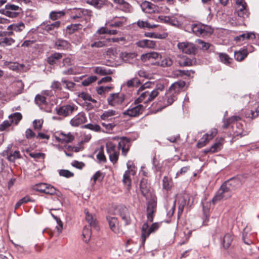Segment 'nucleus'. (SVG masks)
<instances>
[{
    "label": "nucleus",
    "instance_id": "obj_1",
    "mask_svg": "<svg viewBox=\"0 0 259 259\" xmlns=\"http://www.w3.org/2000/svg\"><path fill=\"white\" fill-rule=\"evenodd\" d=\"M113 141L118 142V146L112 141H109L106 143V148L107 153L109 155L110 160L113 164L116 163L119 155V150L121 149L122 155L126 156L131 146V140L125 137H115L112 139Z\"/></svg>",
    "mask_w": 259,
    "mask_h": 259
},
{
    "label": "nucleus",
    "instance_id": "obj_2",
    "mask_svg": "<svg viewBox=\"0 0 259 259\" xmlns=\"http://www.w3.org/2000/svg\"><path fill=\"white\" fill-rule=\"evenodd\" d=\"M153 84V82L148 81L140 86L137 91V93L139 95V97L134 102L136 104L137 103L140 104L142 102L146 104L153 101L156 97L160 95L162 92L164 91L165 86L162 83L157 84L155 89L152 91L146 90L151 88Z\"/></svg>",
    "mask_w": 259,
    "mask_h": 259
},
{
    "label": "nucleus",
    "instance_id": "obj_3",
    "mask_svg": "<svg viewBox=\"0 0 259 259\" xmlns=\"http://www.w3.org/2000/svg\"><path fill=\"white\" fill-rule=\"evenodd\" d=\"M232 186L229 182H225L222 185L215 195L213 197L212 202L215 204L224 199L231 197L232 195Z\"/></svg>",
    "mask_w": 259,
    "mask_h": 259
},
{
    "label": "nucleus",
    "instance_id": "obj_4",
    "mask_svg": "<svg viewBox=\"0 0 259 259\" xmlns=\"http://www.w3.org/2000/svg\"><path fill=\"white\" fill-rule=\"evenodd\" d=\"M163 92L164 91L158 96V101L159 103L160 108L157 109V111H161L162 109L171 105L174 102L177 100L178 95L171 91L168 90L166 91L164 94V96L162 95Z\"/></svg>",
    "mask_w": 259,
    "mask_h": 259
},
{
    "label": "nucleus",
    "instance_id": "obj_5",
    "mask_svg": "<svg viewBox=\"0 0 259 259\" xmlns=\"http://www.w3.org/2000/svg\"><path fill=\"white\" fill-rule=\"evenodd\" d=\"M192 32L197 36H205L212 33L213 30L209 25L202 23H194L191 25Z\"/></svg>",
    "mask_w": 259,
    "mask_h": 259
},
{
    "label": "nucleus",
    "instance_id": "obj_6",
    "mask_svg": "<svg viewBox=\"0 0 259 259\" xmlns=\"http://www.w3.org/2000/svg\"><path fill=\"white\" fill-rule=\"evenodd\" d=\"M3 14L10 18H16L22 13V9L18 6L7 4L5 6V9L3 10Z\"/></svg>",
    "mask_w": 259,
    "mask_h": 259
},
{
    "label": "nucleus",
    "instance_id": "obj_7",
    "mask_svg": "<svg viewBox=\"0 0 259 259\" xmlns=\"http://www.w3.org/2000/svg\"><path fill=\"white\" fill-rule=\"evenodd\" d=\"M157 211V198L152 197L147 204V221L152 222Z\"/></svg>",
    "mask_w": 259,
    "mask_h": 259
},
{
    "label": "nucleus",
    "instance_id": "obj_8",
    "mask_svg": "<svg viewBox=\"0 0 259 259\" xmlns=\"http://www.w3.org/2000/svg\"><path fill=\"white\" fill-rule=\"evenodd\" d=\"M77 109V107L74 104H66L56 108L57 114L63 117L70 116Z\"/></svg>",
    "mask_w": 259,
    "mask_h": 259
},
{
    "label": "nucleus",
    "instance_id": "obj_9",
    "mask_svg": "<svg viewBox=\"0 0 259 259\" xmlns=\"http://www.w3.org/2000/svg\"><path fill=\"white\" fill-rule=\"evenodd\" d=\"M124 100V95L120 93L110 94L107 99L108 105L113 107L121 105Z\"/></svg>",
    "mask_w": 259,
    "mask_h": 259
},
{
    "label": "nucleus",
    "instance_id": "obj_10",
    "mask_svg": "<svg viewBox=\"0 0 259 259\" xmlns=\"http://www.w3.org/2000/svg\"><path fill=\"white\" fill-rule=\"evenodd\" d=\"M135 105L127 109L123 112L124 115H127L130 117H136L141 114L144 111L145 107L142 104L137 103Z\"/></svg>",
    "mask_w": 259,
    "mask_h": 259
},
{
    "label": "nucleus",
    "instance_id": "obj_11",
    "mask_svg": "<svg viewBox=\"0 0 259 259\" xmlns=\"http://www.w3.org/2000/svg\"><path fill=\"white\" fill-rule=\"evenodd\" d=\"M218 133V130L215 128H212L208 133L205 134L197 144V146L201 148L205 146Z\"/></svg>",
    "mask_w": 259,
    "mask_h": 259
},
{
    "label": "nucleus",
    "instance_id": "obj_12",
    "mask_svg": "<svg viewBox=\"0 0 259 259\" xmlns=\"http://www.w3.org/2000/svg\"><path fill=\"white\" fill-rule=\"evenodd\" d=\"M236 5V12L238 16L243 18L248 17L249 12L245 0H237Z\"/></svg>",
    "mask_w": 259,
    "mask_h": 259
},
{
    "label": "nucleus",
    "instance_id": "obj_13",
    "mask_svg": "<svg viewBox=\"0 0 259 259\" xmlns=\"http://www.w3.org/2000/svg\"><path fill=\"white\" fill-rule=\"evenodd\" d=\"M177 46L179 49L185 54L190 55L195 54L197 51L196 46L191 42H179Z\"/></svg>",
    "mask_w": 259,
    "mask_h": 259
},
{
    "label": "nucleus",
    "instance_id": "obj_14",
    "mask_svg": "<svg viewBox=\"0 0 259 259\" xmlns=\"http://www.w3.org/2000/svg\"><path fill=\"white\" fill-rule=\"evenodd\" d=\"M54 137L57 142L61 143H71L74 139V136L71 133L56 132Z\"/></svg>",
    "mask_w": 259,
    "mask_h": 259
},
{
    "label": "nucleus",
    "instance_id": "obj_15",
    "mask_svg": "<svg viewBox=\"0 0 259 259\" xmlns=\"http://www.w3.org/2000/svg\"><path fill=\"white\" fill-rule=\"evenodd\" d=\"M126 22V18L121 16H113L111 19L107 21L106 25L110 27L120 28L124 25Z\"/></svg>",
    "mask_w": 259,
    "mask_h": 259
},
{
    "label": "nucleus",
    "instance_id": "obj_16",
    "mask_svg": "<svg viewBox=\"0 0 259 259\" xmlns=\"http://www.w3.org/2000/svg\"><path fill=\"white\" fill-rule=\"evenodd\" d=\"M119 113L114 110H108L105 111L100 116V118L105 121H112L115 119V117H118Z\"/></svg>",
    "mask_w": 259,
    "mask_h": 259
},
{
    "label": "nucleus",
    "instance_id": "obj_17",
    "mask_svg": "<svg viewBox=\"0 0 259 259\" xmlns=\"http://www.w3.org/2000/svg\"><path fill=\"white\" fill-rule=\"evenodd\" d=\"M86 121L87 118L85 114L83 112H80L71 119L70 123L73 126H78Z\"/></svg>",
    "mask_w": 259,
    "mask_h": 259
},
{
    "label": "nucleus",
    "instance_id": "obj_18",
    "mask_svg": "<svg viewBox=\"0 0 259 259\" xmlns=\"http://www.w3.org/2000/svg\"><path fill=\"white\" fill-rule=\"evenodd\" d=\"M141 7L143 11L148 13H154L158 9L156 5L148 1L142 2Z\"/></svg>",
    "mask_w": 259,
    "mask_h": 259
},
{
    "label": "nucleus",
    "instance_id": "obj_19",
    "mask_svg": "<svg viewBox=\"0 0 259 259\" xmlns=\"http://www.w3.org/2000/svg\"><path fill=\"white\" fill-rule=\"evenodd\" d=\"M71 47V45L70 43L64 39H58L55 42V48H56L57 50H70Z\"/></svg>",
    "mask_w": 259,
    "mask_h": 259
},
{
    "label": "nucleus",
    "instance_id": "obj_20",
    "mask_svg": "<svg viewBox=\"0 0 259 259\" xmlns=\"http://www.w3.org/2000/svg\"><path fill=\"white\" fill-rule=\"evenodd\" d=\"M137 46L144 48L155 49L156 47V41L149 39H143L136 43Z\"/></svg>",
    "mask_w": 259,
    "mask_h": 259
},
{
    "label": "nucleus",
    "instance_id": "obj_21",
    "mask_svg": "<svg viewBox=\"0 0 259 259\" xmlns=\"http://www.w3.org/2000/svg\"><path fill=\"white\" fill-rule=\"evenodd\" d=\"M60 24L61 23L59 21L52 23L50 22H44L41 24V27L44 30L50 32L58 28L60 26Z\"/></svg>",
    "mask_w": 259,
    "mask_h": 259
},
{
    "label": "nucleus",
    "instance_id": "obj_22",
    "mask_svg": "<svg viewBox=\"0 0 259 259\" xmlns=\"http://www.w3.org/2000/svg\"><path fill=\"white\" fill-rule=\"evenodd\" d=\"M185 84L186 83L184 81L179 80L172 83L169 87V90L178 95Z\"/></svg>",
    "mask_w": 259,
    "mask_h": 259
},
{
    "label": "nucleus",
    "instance_id": "obj_23",
    "mask_svg": "<svg viewBox=\"0 0 259 259\" xmlns=\"http://www.w3.org/2000/svg\"><path fill=\"white\" fill-rule=\"evenodd\" d=\"M193 198L190 195H185L181 197L179 200V204L188 206L189 208L193 204Z\"/></svg>",
    "mask_w": 259,
    "mask_h": 259
},
{
    "label": "nucleus",
    "instance_id": "obj_24",
    "mask_svg": "<svg viewBox=\"0 0 259 259\" xmlns=\"http://www.w3.org/2000/svg\"><path fill=\"white\" fill-rule=\"evenodd\" d=\"M136 56L137 54L135 53L122 52L120 54V57L122 60L129 63H132Z\"/></svg>",
    "mask_w": 259,
    "mask_h": 259
},
{
    "label": "nucleus",
    "instance_id": "obj_25",
    "mask_svg": "<svg viewBox=\"0 0 259 259\" xmlns=\"http://www.w3.org/2000/svg\"><path fill=\"white\" fill-rule=\"evenodd\" d=\"M115 3L119 4L118 9L125 12H130L131 6L124 0H113Z\"/></svg>",
    "mask_w": 259,
    "mask_h": 259
},
{
    "label": "nucleus",
    "instance_id": "obj_26",
    "mask_svg": "<svg viewBox=\"0 0 259 259\" xmlns=\"http://www.w3.org/2000/svg\"><path fill=\"white\" fill-rule=\"evenodd\" d=\"M177 61L180 67L191 66L193 65V61L186 56H179Z\"/></svg>",
    "mask_w": 259,
    "mask_h": 259
},
{
    "label": "nucleus",
    "instance_id": "obj_27",
    "mask_svg": "<svg viewBox=\"0 0 259 259\" xmlns=\"http://www.w3.org/2000/svg\"><path fill=\"white\" fill-rule=\"evenodd\" d=\"M44 193L51 195H56L58 197L62 196L61 193L59 190H57L54 186L48 184H47L45 188V192Z\"/></svg>",
    "mask_w": 259,
    "mask_h": 259
},
{
    "label": "nucleus",
    "instance_id": "obj_28",
    "mask_svg": "<svg viewBox=\"0 0 259 259\" xmlns=\"http://www.w3.org/2000/svg\"><path fill=\"white\" fill-rule=\"evenodd\" d=\"M107 220L110 229L115 233L118 232V222L115 217H108Z\"/></svg>",
    "mask_w": 259,
    "mask_h": 259
},
{
    "label": "nucleus",
    "instance_id": "obj_29",
    "mask_svg": "<svg viewBox=\"0 0 259 259\" xmlns=\"http://www.w3.org/2000/svg\"><path fill=\"white\" fill-rule=\"evenodd\" d=\"M62 54L60 53H55L47 58V62L50 65H54L62 58Z\"/></svg>",
    "mask_w": 259,
    "mask_h": 259
},
{
    "label": "nucleus",
    "instance_id": "obj_30",
    "mask_svg": "<svg viewBox=\"0 0 259 259\" xmlns=\"http://www.w3.org/2000/svg\"><path fill=\"white\" fill-rule=\"evenodd\" d=\"M120 215L122 220L125 222V225H128L131 223L130 213L126 207H122L120 209Z\"/></svg>",
    "mask_w": 259,
    "mask_h": 259
},
{
    "label": "nucleus",
    "instance_id": "obj_31",
    "mask_svg": "<svg viewBox=\"0 0 259 259\" xmlns=\"http://www.w3.org/2000/svg\"><path fill=\"white\" fill-rule=\"evenodd\" d=\"M25 28V26L24 23L20 22L17 23H14L9 25L8 28V30H14L16 32H21L23 31Z\"/></svg>",
    "mask_w": 259,
    "mask_h": 259
},
{
    "label": "nucleus",
    "instance_id": "obj_32",
    "mask_svg": "<svg viewBox=\"0 0 259 259\" xmlns=\"http://www.w3.org/2000/svg\"><path fill=\"white\" fill-rule=\"evenodd\" d=\"M223 139H220L218 141L216 142L211 146V147L207 150L205 151V152H211V153H215L219 151H220L223 146Z\"/></svg>",
    "mask_w": 259,
    "mask_h": 259
},
{
    "label": "nucleus",
    "instance_id": "obj_33",
    "mask_svg": "<svg viewBox=\"0 0 259 259\" xmlns=\"http://www.w3.org/2000/svg\"><path fill=\"white\" fill-rule=\"evenodd\" d=\"M149 225H148V223H145L142 227V234H141L142 241H141V246H144L146 238L148 237V236H147L146 234L149 232Z\"/></svg>",
    "mask_w": 259,
    "mask_h": 259
},
{
    "label": "nucleus",
    "instance_id": "obj_34",
    "mask_svg": "<svg viewBox=\"0 0 259 259\" xmlns=\"http://www.w3.org/2000/svg\"><path fill=\"white\" fill-rule=\"evenodd\" d=\"M140 189L142 194L146 197L149 191V187L147 184V180L143 178L140 182Z\"/></svg>",
    "mask_w": 259,
    "mask_h": 259
},
{
    "label": "nucleus",
    "instance_id": "obj_35",
    "mask_svg": "<svg viewBox=\"0 0 259 259\" xmlns=\"http://www.w3.org/2000/svg\"><path fill=\"white\" fill-rule=\"evenodd\" d=\"M248 55V52L247 50L242 49L239 50L238 51H235L234 53V58L235 59L238 61H241L244 59L245 58L247 57Z\"/></svg>",
    "mask_w": 259,
    "mask_h": 259
},
{
    "label": "nucleus",
    "instance_id": "obj_36",
    "mask_svg": "<svg viewBox=\"0 0 259 259\" xmlns=\"http://www.w3.org/2000/svg\"><path fill=\"white\" fill-rule=\"evenodd\" d=\"M255 36L253 33L252 32H247L243 33L239 36H236L235 38V40L236 41H243L245 39H253L255 38Z\"/></svg>",
    "mask_w": 259,
    "mask_h": 259
},
{
    "label": "nucleus",
    "instance_id": "obj_37",
    "mask_svg": "<svg viewBox=\"0 0 259 259\" xmlns=\"http://www.w3.org/2000/svg\"><path fill=\"white\" fill-rule=\"evenodd\" d=\"M141 84L140 79L137 77H134L129 79L125 83V85L129 88L138 87Z\"/></svg>",
    "mask_w": 259,
    "mask_h": 259
},
{
    "label": "nucleus",
    "instance_id": "obj_38",
    "mask_svg": "<svg viewBox=\"0 0 259 259\" xmlns=\"http://www.w3.org/2000/svg\"><path fill=\"white\" fill-rule=\"evenodd\" d=\"M108 34V29L105 27H102L97 30L96 33L93 36V40H101L103 37L100 36L101 34Z\"/></svg>",
    "mask_w": 259,
    "mask_h": 259
},
{
    "label": "nucleus",
    "instance_id": "obj_39",
    "mask_svg": "<svg viewBox=\"0 0 259 259\" xmlns=\"http://www.w3.org/2000/svg\"><path fill=\"white\" fill-rule=\"evenodd\" d=\"M85 220L88 222V223L90 225V226H93L95 228L97 227V223L96 220L93 215L92 214H91L88 211L85 210Z\"/></svg>",
    "mask_w": 259,
    "mask_h": 259
},
{
    "label": "nucleus",
    "instance_id": "obj_40",
    "mask_svg": "<svg viewBox=\"0 0 259 259\" xmlns=\"http://www.w3.org/2000/svg\"><path fill=\"white\" fill-rule=\"evenodd\" d=\"M65 13L63 11H52L49 15L50 18L53 21H55L63 17Z\"/></svg>",
    "mask_w": 259,
    "mask_h": 259
},
{
    "label": "nucleus",
    "instance_id": "obj_41",
    "mask_svg": "<svg viewBox=\"0 0 259 259\" xmlns=\"http://www.w3.org/2000/svg\"><path fill=\"white\" fill-rule=\"evenodd\" d=\"M96 152L97 153L96 157L100 162L105 163L106 162V158L104 154V148L103 147H100L99 149L96 150Z\"/></svg>",
    "mask_w": 259,
    "mask_h": 259
},
{
    "label": "nucleus",
    "instance_id": "obj_42",
    "mask_svg": "<svg viewBox=\"0 0 259 259\" xmlns=\"http://www.w3.org/2000/svg\"><path fill=\"white\" fill-rule=\"evenodd\" d=\"M91 234L90 228L87 226L84 227L82 230V240L84 242H88L91 238Z\"/></svg>",
    "mask_w": 259,
    "mask_h": 259
},
{
    "label": "nucleus",
    "instance_id": "obj_43",
    "mask_svg": "<svg viewBox=\"0 0 259 259\" xmlns=\"http://www.w3.org/2000/svg\"><path fill=\"white\" fill-rule=\"evenodd\" d=\"M94 73L100 75H105L111 73L110 70L106 69L104 67H96L94 68Z\"/></svg>",
    "mask_w": 259,
    "mask_h": 259
},
{
    "label": "nucleus",
    "instance_id": "obj_44",
    "mask_svg": "<svg viewBox=\"0 0 259 259\" xmlns=\"http://www.w3.org/2000/svg\"><path fill=\"white\" fill-rule=\"evenodd\" d=\"M22 116L21 114L19 112L14 113L9 116V118L10 119V122L12 124L13 123H15L16 125H17L19 121L22 119Z\"/></svg>",
    "mask_w": 259,
    "mask_h": 259
},
{
    "label": "nucleus",
    "instance_id": "obj_45",
    "mask_svg": "<svg viewBox=\"0 0 259 259\" xmlns=\"http://www.w3.org/2000/svg\"><path fill=\"white\" fill-rule=\"evenodd\" d=\"M162 182L163 188L166 191L170 190L172 187V183L171 179L167 176H165L163 178Z\"/></svg>",
    "mask_w": 259,
    "mask_h": 259
},
{
    "label": "nucleus",
    "instance_id": "obj_46",
    "mask_svg": "<svg viewBox=\"0 0 259 259\" xmlns=\"http://www.w3.org/2000/svg\"><path fill=\"white\" fill-rule=\"evenodd\" d=\"M172 61L170 57H164L161 60L160 62L158 63V64L160 65L161 67H170L172 64Z\"/></svg>",
    "mask_w": 259,
    "mask_h": 259
},
{
    "label": "nucleus",
    "instance_id": "obj_47",
    "mask_svg": "<svg viewBox=\"0 0 259 259\" xmlns=\"http://www.w3.org/2000/svg\"><path fill=\"white\" fill-rule=\"evenodd\" d=\"M1 47L11 46L15 42V40L13 38L11 37H8L7 36L1 37Z\"/></svg>",
    "mask_w": 259,
    "mask_h": 259
},
{
    "label": "nucleus",
    "instance_id": "obj_48",
    "mask_svg": "<svg viewBox=\"0 0 259 259\" xmlns=\"http://www.w3.org/2000/svg\"><path fill=\"white\" fill-rule=\"evenodd\" d=\"M81 28L82 25L80 24H71L67 27V30L70 34L74 33L79 29H81Z\"/></svg>",
    "mask_w": 259,
    "mask_h": 259
},
{
    "label": "nucleus",
    "instance_id": "obj_49",
    "mask_svg": "<svg viewBox=\"0 0 259 259\" xmlns=\"http://www.w3.org/2000/svg\"><path fill=\"white\" fill-rule=\"evenodd\" d=\"M233 238L230 234H227L224 236L223 239V246L225 248H227L231 245Z\"/></svg>",
    "mask_w": 259,
    "mask_h": 259
},
{
    "label": "nucleus",
    "instance_id": "obj_50",
    "mask_svg": "<svg viewBox=\"0 0 259 259\" xmlns=\"http://www.w3.org/2000/svg\"><path fill=\"white\" fill-rule=\"evenodd\" d=\"M253 236L251 234H248L246 232H243L242 238L246 244L250 245L253 243Z\"/></svg>",
    "mask_w": 259,
    "mask_h": 259
},
{
    "label": "nucleus",
    "instance_id": "obj_51",
    "mask_svg": "<svg viewBox=\"0 0 259 259\" xmlns=\"http://www.w3.org/2000/svg\"><path fill=\"white\" fill-rule=\"evenodd\" d=\"M47 183H38L32 186V189L34 191L44 193L45 192Z\"/></svg>",
    "mask_w": 259,
    "mask_h": 259
},
{
    "label": "nucleus",
    "instance_id": "obj_52",
    "mask_svg": "<svg viewBox=\"0 0 259 259\" xmlns=\"http://www.w3.org/2000/svg\"><path fill=\"white\" fill-rule=\"evenodd\" d=\"M35 101L38 105H46V98L41 94L37 95L35 98Z\"/></svg>",
    "mask_w": 259,
    "mask_h": 259
},
{
    "label": "nucleus",
    "instance_id": "obj_53",
    "mask_svg": "<svg viewBox=\"0 0 259 259\" xmlns=\"http://www.w3.org/2000/svg\"><path fill=\"white\" fill-rule=\"evenodd\" d=\"M97 80V77L94 75H92L88 77L82 81V84L83 86H88L92 82H95Z\"/></svg>",
    "mask_w": 259,
    "mask_h": 259
},
{
    "label": "nucleus",
    "instance_id": "obj_54",
    "mask_svg": "<svg viewBox=\"0 0 259 259\" xmlns=\"http://www.w3.org/2000/svg\"><path fill=\"white\" fill-rule=\"evenodd\" d=\"M88 3L99 9L103 6L104 1L103 0H88Z\"/></svg>",
    "mask_w": 259,
    "mask_h": 259
},
{
    "label": "nucleus",
    "instance_id": "obj_55",
    "mask_svg": "<svg viewBox=\"0 0 259 259\" xmlns=\"http://www.w3.org/2000/svg\"><path fill=\"white\" fill-rule=\"evenodd\" d=\"M84 127L96 132L101 131L100 126L97 124L89 123L84 125Z\"/></svg>",
    "mask_w": 259,
    "mask_h": 259
},
{
    "label": "nucleus",
    "instance_id": "obj_56",
    "mask_svg": "<svg viewBox=\"0 0 259 259\" xmlns=\"http://www.w3.org/2000/svg\"><path fill=\"white\" fill-rule=\"evenodd\" d=\"M137 25L141 28H153L156 27V25H150L148 22L139 20L137 22Z\"/></svg>",
    "mask_w": 259,
    "mask_h": 259
},
{
    "label": "nucleus",
    "instance_id": "obj_57",
    "mask_svg": "<svg viewBox=\"0 0 259 259\" xmlns=\"http://www.w3.org/2000/svg\"><path fill=\"white\" fill-rule=\"evenodd\" d=\"M177 76L182 77L184 75L187 76L188 77H191L192 74H194L195 71L192 70H179L177 71Z\"/></svg>",
    "mask_w": 259,
    "mask_h": 259
},
{
    "label": "nucleus",
    "instance_id": "obj_58",
    "mask_svg": "<svg viewBox=\"0 0 259 259\" xmlns=\"http://www.w3.org/2000/svg\"><path fill=\"white\" fill-rule=\"evenodd\" d=\"M127 170L125 171L129 175L134 176L136 173L135 166L133 165L132 162L128 161L127 164Z\"/></svg>",
    "mask_w": 259,
    "mask_h": 259
},
{
    "label": "nucleus",
    "instance_id": "obj_59",
    "mask_svg": "<svg viewBox=\"0 0 259 259\" xmlns=\"http://www.w3.org/2000/svg\"><path fill=\"white\" fill-rule=\"evenodd\" d=\"M122 182L124 185L127 186V188L129 189L131 187L132 182L130 175L125 172L123 175Z\"/></svg>",
    "mask_w": 259,
    "mask_h": 259
},
{
    "label": "nucleus",
    "instance_id": "obj_60",
    "mask_svg": "<svg viewBox=\"0 0 259 259\" xmlns=\"http://www.w3.org/2000/svg\"><path fill=\"white\" fill-rule=\"evenodd\" d=\"M103 177L102 173L100 171H98L94 174L92 179L93 180L94 183L95 184L97 182H101Z\"/></svg>",
    "mask_w": 259,
    "mask_h": 259
},
{
    "label": "nucleus",
    "instance_id": "obj_61",
    "mask_svg": "<svg viewBox=\"0 0 259 259\" xmlns=\"http://www.w3.org/2000/svg\"><path fill=\"white\" fill-rule=\"evenodd\" d=\"M220 59L223 63L225 64H230L231 58L229 57V56L225 53H220L219 54Z\"/></svg>",
    "mask_w": 259,
    "mask_h": 259
},
{
    "label": "nucleus",
    "instance_id": "obj_62",
    "mask_svg": "<svg viewBox=\"0 0 259 259\" xmlns=\"http://www.w3.org/2000/svg\"><path fill=\"white\" fill-rule=\"evenodd\" d=\"M20 157V153L18 151H15L13 153L10 154L8 157V159L10 161H14L16 159L19 158Z\"/></svg>",
    "mask_w": 259,
    "mask_h": 259
},
{
    "label": "nucleus",
    "instance_id": "obj_63",
    "mask_svg": "<svg viewBox=\"0 0 259 259\" xmlns=\"http://www.w3.org/2000/svg\"><path fill=\"white\" fill-rule=\"evenodd\" d=\"M59 175L61 176L66 177L67 178L73 177L74 174L68 170L61 169L59 171Z\"/></svg>",
    "mask_w": 259,
    "mask_h": 259
},
{
    "label": "nucleus",
    "instance_id": "obj_64",
    "mask_svg": "<svg viewBox=\"0 0 259 259\" xmlns=\"http://www.w3.org/2000/svg\"><path fill=\"white\" fill-rule=\"evenodd\" d=\"M87 13V11L78 9L76 11V13L72 16V18L76 19L77 18H82Z\"/></svg>",
    "mask_w": 259,
    "mask_h": 259
}]
</instances>
